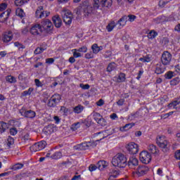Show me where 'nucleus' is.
<instances>
[{
  "instance_id": "4d7b16f0",
  "label": "nucleus",
  "mask_w": 180,
  "mask_h": 180,
  "mask_svg": "<svg viewBox=\"0 0 180 180\" xmlns=\"http://www.w3.org/2000/svg\"><path fill=\"white\" fill-rule=\"evenodd\" d=\"M7 7H8V4H6V3L1 4H0V12H2L3 11H5Z\"/></svg>"
},
{
  "instance_id": "6ab92c4d",
  "label": "nucleus",
  "mask_w": 180,
  "mask_h": 180,
  "mask_svg": "<svg viewBox=\"0 0 180 180\" xmlns=\"http://www.w3.org/2000/svg\"><path fill=\"white\" fill-rule=\"evenodd\" d=\"M36 18L38 19H41V18H44V10L43 8V6H39L35 12Z\"/></svg>"
},
{
  "instance_id": "f704fd0d",
  "label": "nucleus",
  "mask_w": 180,
  "mask_h": 180,
  "mask_svg": "<svg viewBox=\"0 0 180 180\" xmlns=\"http://www.w3.org/2000/svg\"><path fill=\"white\" fill-rule=\"evenodd\" d=\"M6 81L7 82H9V84H15L16 82V77L12 76V75H8L6 77Z\"/></svg>"
},
{
  "instance_id": "e433bc0d",
  "label": "nucleus",
  "mask_w": 180,
  "mask_h": 180,
  "mask_svg": "<svg viewBox=\"0 0 180 180\" xmlns=\"http://www.w3.org/2000/svg\"><path fill=\"white\" fill-rule=\"evenodd\" d=\"M34 91V89L33 87H30L27 91H24L22 93H21V96H27V95H32V92Z\"/></svg>"
},
{
  "instance_id": "603ef678",
  "label": "nucleus",
  "mask_w": 180,
  "mask_h": 180,
  "mask_svg": "<svg viewBox=\"0 0 180 180\" xmlns=\"http://www.w3.org/2000/svg\"><path fill=\"white\" fill-rule=\"evenodd\" d=\"M10 134L11 136H16L18 134V129L15 127H12L10 129Z\"/></svg>"
},
{
  "instance_id": "0e129e2a",
  "label": "nucleus",
  "mask_w": 180,
  "mask_h": 180,
  "mask_svg": "<svg viewBox=\"0 0 180 180\" xmlns=\"http://www.w3.org/2000/svg\"><path fill=\"white\" fill-rule=\"evenodd\" d=\"M34 82L37 86H43V83H41L39 79H35Z\"/></svg>"
},
{
  "instance_id": "f8f14e48",
  "label": "nucleus",
  "mask_w": 180,
  "mask_h": 180,
  "mask_svg": "<svg viewBox=\"0 0 180 180\" xmlns=\"http://www.w3.org/2000/svg\"><path fill=\"white\" fill-rule=\"evenodd\" d=\"M129 154H137L139 153V145L134 142H131L126 146Z\"/></svg>"
},
{
  "instance_id": "423d86ee",
  "label": "nucleus",
  "mask_w": 180,
  "mask_h": 180,
  "mask_svg": "<svg viewBox=\"0 0 180 180\" xmlns=\"http://www.w3.org/2000/svg\"><path fill=\"white\" fill-rule=\"evenodd\" d=\"M172 60V54L168 51H165L161 56V63L163 65H169Z\"/></svg>"
},
{
  "instance_id": "5fc2aeb1",
  "label": "nucleus",
  "mask_w": 180,
  "mask_h": 180,
  "mask_svg": "<svg viewBox=\"0 0 180 180\" xmlns=\"http://www.w3.org/2000/svg\"><path fill=\"white\" fill-rule=\"evenodd\" d=\"M165 77L167 79H171L174 77V72L169 71L165 74Z\"/></svg>"
},
{
  "instance_id": "9b49d317",
  "label": "nucleus",
  "mask_w": 180,
  "mask_h": 180,
  "mask_svg": "<svg viewBox=\"0 0 180 180\" xmlns=\"http://www.w3.org/2000/svg\"><path fill=\"white\" fill-rule=\"evenodd\" d=\"M61 101V96L60 94H53L49 100L48 106L49 108H54Z\"/></svg>"
},
{
  "instance_id": "69168bd1",
  "label": "nucleus",
  "mask_w": 180,
  "mask_h": 180,
  "mask_svg": "<svg viewBox=\"0 0 180 180\" xmlns=\"http://www.w3.org/2000/svg\"><path fill=\"white\" fill-rule=\"evenodd\" d=\"M124 103V98H121L117 102V105H118V106H123Z\"/></svg>"
},
{
  "instance_id": "680f3d73",
  "label": "nucleus",
  "mask_w": 180,
  "mask_h": 180,
  "mask_svg": "<svg viewBox=\"0 0 180 180\" xmlns=\"http://www.w3.org/2000/svg\"><path fill=\"white\" fill-rule=\"evenodd\" d=\"M60 112H62L63 115H67L68 113V109L65 106H62L60 108Z\"/></svg>"
},
{
  "instance_id": "72a5a7b5",
  "label": "nucleus",
  "mask_w": 180,
  "mask_h": 180,
  "mask_svg": "<svg viewBox=\"0 0 180 180\" xmlns=\"http://www.w3.org/2000/svg\"><path fill=\"white\" fill-rule=\"evenodd\" d=\"M61 157H63V153H61L60 151H58V152L54 153L51 156V158H52V160H60V158H61Z\"/></svg>"
},
{
  "instance_id": "1a4fd4ad",
  "label": "nucleus",
  "mask_w": 180,
  "mask_h": 180,
  "mask_svg": "<svg viewBox=\"0 0 180 180\" xmlns=\"http://www.w3.org/2000/svg\"><path fill=\"white\" fill-rule=\"evenodd\" d=\"M46 146H47V142H46L45 141H41L35 143L34 145H32L30 148V151L36 153L37 151H40V150H43L44 148H46Z\"/></svg>"
},
{
  "instance_id": "09e8293b",
  "label": "nucleus",
  "mask_w": 180,
  "mask_h": 180,
  "mask_svg": "<svg viewBox=\"0 0 180 180\" xmlns=\"http://www.w3.org/2000/svg\"><path fill=\"white\" fill-rule=\"evenodd\" d=\"M179 84V77H176L170 81V85L172 86H175V85H178Z\"/></svg>"
},
{
  "instance_id": "5701e85b",
  "label": "nucleus",
  "mask_w": 180,
  "mask_h": 180,
  "mask_svg": "<svg viewBox=\"0 0 180 180\" xmlns=\"http://www.w3.org/2000/svg\"><path fill=\"white\" fill-rule=\"evenodd\" d=\"M119 175H120V171L112 169L109 173L108 179H113L114 178H117V176H119Z\"/></svg>"
},
{
  "instance_id": "7c9ffc66",
  "label": "nucleus",
  "mask_w": 180,
  "mask_h": 180,
  "mask_svg": "<svg viewBox=\"0 0 180 180\" xmlns=\"http://www.w3.org/2000/svg\"><path fill=\"white\" fill-rule=\"evenodd\" d=\"M133 126H134V123H129L122 127L120 130V131H127V130H130Z\"/></svg>"
},
{
  "instance_id": "c85d7f7f",
  "label": "nucleus",
  "mask_w": 180,
  "mask_h": 180,
  "mask_svg": "<svg viewBox=\"0 0 180 180\" xmlns=\"http://www.w3.org/2000/svg\"><path fill=\"white\" fill-rule=\"evenodd\" d=\"M93 116L96 122H99V123H101V122H104L103 117H102V115H101L99 112H94Z\"/></svg>"
},
{
  "instance_id": "3c124183",
  "label": "nucleus",
  "mask_w": 180,
  "mask_h": 180,
  "mask_svg": "<svg viewBox=\"0 0 180 180\" xmlns=\"http://www.w3.org/2000/svg\"><path fill=\"white\" fill-rule=\"evenodd\" d=\"M139 61H142L143 63H150L151 59L149 56H145L144 58H140Z\"/></svg>"
},
{
  "instance_id": "7ed1b4c3",
  "label": "nucleus",
  "mask_w": 180,
  "mask_h": 180,
  "mask_svg": "<svg viewBox=\"0 0 180 180\" xmlns=\"http://www.w3.org/2000/svg\"><path fill=\"white\" fill-rule=\"evenodd\" d=\"M41 27L45 33V36H47V34H51L53 33L54 25H53V22L50 20L45 19L41 22Z\"/></svg>"
},
{
  "instance_id": "864d4df0",
  "label": "nucleus",
  "mask_w": 180,
  "mask_h": 180,
  "mask_svg": "<svg viewBox=\"0 0 180 180\" xmlns=\"http://www.w3.org/2000/svg\"><path fill=\"white\" fill-rule=\"evenodd\" d=\"M168 1L167 0H160L159 1V6H160V8H164L165 6V5H167V4H168Z\"/></svg>"
},
{
  "instance_id": "8fccbe9b",
  "label": "nucleus",
  "mask_w": 180,
  "mask_h": 180,
  "mask_svg": "<svg viewBox=\"0 0 180 180\" xmlns=\"http://www.w3.org/2000/svg\"><path fill=\"white\" fill-rule=\"evenodd\" d=\"M72 52L73 53V57L75 58H78L79 57H82L81 53L78 52V51H75V49H72Z\"/></svg>"
},
{
  "instance_id": "de8ad7c7",
  "label": "nucleus",
  "mask_w": 180,
  "mask_h": 180,
  "mask_svg": "<svg viewBox=\"0 0 180 180\" xmlns=\"http://www.w3.org/2000/svg\"><path fill=\"white\" fill-rule=\"evenodd\" d=\"M91 50L94 54H98L99 53V49L97 44H94L91 46Z\"/></svg>"
},
{
  "instance_id": "6e6d98bb",
  "label": "nucleus",
  "mask_w": 180,
  "mask_h": 180,
  "mask_svg": "<svg viewBox=\"0 0 180 180\" xmlns=\"http://www.w3.org/2000/svg\"><path fill=\"white\" fill-rule=\"evenodd\" d=\"M22 141H24L25 143H26V141H29V140H30V136L29 135V134H25L22 139Z\"/></svg>"
},
{
  "instance_id": "412c9836",
  "label": "nucleus",
  "mask_w": 180,
  "mask_h": 180,
  "mask_svg": "<svg viewBox=\"0 0 180 180\" xmlns=\"http://www.w3.org/2000/svg\"><path fill=\"white\" fill-rule=\"evenodd\" d=\"M128 165L129 168H133V167H137L139 165V160L134 157H131L129 158L128 162Z\"/></svg>"
},
{
  "instance_id": "a19ab883",
  "label": "nucleus",
  "mask_w": 180,
  "mask_h": 180,
  "mask_svg": "<svg viewBox=\"0 0 180 180\" xmlns=\"http://www.w3.org/2000/svg\"><path fill=\"white\" fill-rule=\"evenodd\" d=\"M15 144V139L11 136H8L7 139V147L8 148H11V146H13Z\"/></svg>"
},
{
  "instance_id": "4be33fe9",
  "label": "nucleus",
  "mask_w": 180,
  "mask_h": 180,
  "mask_svg": "<svg viewBox=\"0 0 180 180\" xmlns=\"http://www.w3.org/2000/svg\"><path fill=\"white\" fill-rule=\"evenodd\" d=\"M108 164L106 162L105 160H100L97 163V168L100 170L102 171V169H104V168H106L108 167Z\"/></svg>"
},
{
  "instance_id": "ddd939ff",
  "label": "nucleus",
  "mask_w": 180,
  "mask_h": 180,
  "mask_svg": "<svg viewBox=\"0 0 180 180\" xmlns=\"http://www.w3.org/2000/svg\"><path fill=\"white\" fill-rule=\"evenodd\" d=\"M13 39V32L12 31L4 32L1 35V40L4 43H9Z\"/></svg>"
},
{
  "instance_id": "20e7f679",
  "label": "nucleus",
  "mask_w": 180,
  "mask_h": 180,
  "mask_svg": "<svg viewBox=\"0 0 180 180\" xmlns=\"http://www.w3.org/2000/svg\"><path fill=\"white\" fill-rule=\"evenodd\" d=\"M30 33L37 37H46V32L43 31L40 24L33 25L30 30Z\"/></svg>"
},
{
  "instance_id": "0eeeda50",
  "label": "nucleus",
  "mask_w": 180,
  "mask_h": 180,
  "mask_svg": "<svg viewBox=\"0 0 180 180\" xmlns=\"http://www.w3.org/2000/svg\"><path fill=\"white\" fill-rule=\"evenodd\" d=\"M139 160L143 164H150L151 162V154L146 150H143L139 155Z\"/></svg>"
},
{
  "instance_id": "e2e57ef3",
  "label": "nucleus",
  "mask_w": 180,
  "mask_h": 180,
  "mask_svg": "<svg viewBox=\"0 0 180 180\" xmlns=\"http://www.w3.org/2000/svg\"><path fill=\"white\" fill-rule=\"evenodd\" d=\"M127 18L129 22H134V20L136 19V17L134 15H129Z\"/></svg>"
},
{
  "instance_id": "9d476101",
  "label": "nucleus",
  "mask_w": 180,
  "mask_h": 180,
  "mask_svg": "<svg viewBox=\"0 0 180 180\" xmlns=\"http://www.w3.org/2000/svg\"><path fill=\"white\" fill-rule=\"evenodd\" d=\"M81 6L83 8L84 16H89L91 13H94V9L91 6L88 5V1H82Z\"/></svg>"
},
{
  "instance_id": "f03ea898",
  "label": "nucleus",
  "mask_w": 180,
  "mask_h": 180,
  "mask_svg": "<svg viewBox=\"0 0 180 180\" xmlns=\"http://www.w3.org/2000/svg\"><path fill=\"white\" fill-rule=\"evenodd\" d=\"M156 143L158 146L162 148V150L164 153H168V151H169V147H171V145L165 136L158 137L156 139Z\"/></svg>"
},
{
  "instance_id": "c03bdc74",
  "label": "nucleus",
  "mask_w": 180,
  "mask_h": 180,
  "mask_svg": "<svg viewBox=\"0 0 180 180\" xmlns=\"http://www.w3.org/2000/svg\"><path fill=\"white\" fill-rule=\"evenodd\" d=\"M157 36H158V33H157V32L154 31V30H151L148 34V37L149 39H155V37H157Z\"/></svg>"
},
{
  "instance_id": "58836bf2",
  "label": "nucleus",
  "mask_w": 180,
  "mask_h": 180,
  "mask_svg": "<svg viewBox=\"0 0 180 180\" xmlns=\"http://www.w3.org/2000/svg\"><path fill=\"white\" fill-rule=\"evenodd\" d=\"M82 110H84V106H82V105H78L77 106L75 107L73 109V112L77 114L81 113Z\"/></svg>"
},
{
  "instance_id": "13d9d810",
  "label": "nucleus",
  "mask_w": 180,
  "mask_h": 180,
  "mask_svg": "<svg viewBox=\"0 0 180 180\" xmlns=\"http://www.w3.org/2000/svg\"><path fill=\"white\" fill-rule=\"evenodd\" d=\"M85 58H86L87 60H89L91 58H94V53L90 51V52L86 53L85 54Z\"/></svg>"
},
{
  "instance_id": "b1692460",
  "label": "nucleus",
  "mask_w": 180,
  "mask_h": 180,
  "mask_svg": "<svg viewBox=\"0 0 180 180\" xmlns=\"http://www.w3.org/2000/svg\"><path fill=\"white\" fill-rule=\"evenodd\" d=\"M113 1L112 0H101V5L102 8L105 7V8H110L112 6V4Z\"/></svg>"
},
{
  "instance_id": "dca6fc26",
  "label": "nucleus",
  "mask_w": 180,
  "mask_h": 180,
  "mask_svg": "<svg viewBox=\"0 0 180 180\" xmlns=\"http://www.w3.org/2000/svg\"><path fill=\"white\" fill-rule=\"evenodd\" d=\"M11 9H8L6 11L3 12L0 14V22L5 23V22H8V19H9V15H11Z\"/></svg>"
},
{
  "instance_id": "ea45409f",
  "label": "nucleus",
  "mask_w": 180,
  "mask_h": 180,
  "mask_svg": "<svg viewBox=\"0 0 180 180\" xmlns=\"http://www.w3.org/2000/svg\"><path fill=\"white\" fill-rule=\"evenodd\" d=\"M22 167H23V164L16 163L15 165H13L11 167V169H13V171H18V169H22Z\"/></svg>"
},
{
  "instance_id": "f3484780",
  "label": "nucleus",
  "mask_w": 180,
  "mask_h": 180,
  "mask_svg": "<svg viewBox=\"0 0 180 180\" xmlns=\"http://www.w3.org/2000/svg\"><path fill=\"white\" fill-rule=\"evenodd\" d=\"M47 50V44L42 43L39 45V46L37 47L36 49L34 51V54L36 56L39 54H41V53H44Z\"/></svg>"
},
{
  "instance_id": "774afa93",
  "label": "nucleus",
  "mask_w": 180,
  "mask_h": 180,
  "mask_svg": "<svg viewBox=\"0 0 180 180\" xmlns=\"http://www.w3.org/2000/svg\"><path fill=\"white\" fill-rule=\"evenodd\" d=\"M174 155L176 160H180V150H176Z\"/></svg>"
},
{
  "instance_id": "79ce46f5",
  "label": "nucleus",
  "mask_w": 180,
  "mask_h": 180,
  "mask_svg": "<svg viewBox=\"0 0 180 180\" xmlns=\"http://www.w3.org/2000/svg\"><path fill=\"white\" fill-rule=\"evenodd\" d=\"M15 47H18L19 51H23L24 49H26L25 45L19 43V41L14 42Z\"/></svg>"
},
{
  "instance_id": "6e6552de",
  "label": "nucleus",
  "mask_w": 180,
  "mask_h": 180,
  "mask_svg": "<svg viewBox=\"0 0 180 180\" xmlns=\"http://www.w3.org/2000/svg\"><path fill=\"white\" fill-rule=\"evenodd\" d=\"M20 113L21 116L27 117V119H34V117H36V112L32 110H27L25 107H22V109L20 110Z\"/></svg>"
},
{
  "instance_id": "f257e3e1",
  "label": "nucleus",
  "mask_w": 180,
  "mask_h": 180,
  "mask_svg": "<svg viewBox=\"0 0 180 180\" xmlns=\"http://www.w3.org/2000/svg\"><path fill=\"white\" fill-rule=\"evenodd\" d=\"M112 164L113 167H117V168H124L126 165H127V158L126 156H124V155L118 153L113 157Z\"/></svg>"
},
{
  "instance_id": "338daca9",
  "label": "nucleus",
  "mask_w": 180,
  "mask_h": 180,
  "mask_svg": "<svg viewBox=\"0 0 180 180\" xmlns=\"http://www.w3.org/2000/svg\"><path fill=\"white\" fill-rule=\"evenodd\" d=\"M46 64H53V63H54V58H46Z\"/></svg>"
},
{
  "instance_id": "39448f33",
  "label": "nucleus",
  "mask_w": 180,
  "mask_h": 180,
  "mask_svg": "<svg viewBox=\"0 0 180 180\" xmlns=\"http://www.w3.org/2000/svg\"><path fill=\"white\" fill-rule=\"evenodd\" d=\"M61 15L65 25H70L72 22V13L70 10H63Z\"/></svg>"
},
{
  "instance_id": "393cba45",
  "label": "nucleus",
  "mask_w": 180,
  "mask_h": 180,
  "mask_svg": "<svg viewBox=\"0 0 180 180\" xmlns=\"http://www.w3.org/2000/svg\"><path fill=\"white\" fill-rule=\"evenodd\" d=\"M8 129V124L5 122L0 121V133H5Z\"/></svg>"
},
{
  "instance_id": "473e14b6",
  "label": "nucleus",
  "mask_w": 180,
  "mask_h": 180,
  "mask_svg": "<svg viewBox=\"0 0 180 180\" xmlns=\"http://www.w3.org/2000/svg\"><path fill=\"white\" fill-rule=\"evenodd\" d=\"M116 25H117V22L116 23L115 21L110 22L106 27L108 32H112V30L116 27Z\"/></svg>"
},
{
  "instance_id": "2f4dec72",
  "label": "nucleus",
  "mask_w": 180,
  "mask_h": 180,
  "mask_svg": "<svg viewBox=\"0 0 180 180\" xmlns=\"http://www.w3.org/2000/svg\"><path fill=\"white\" fill-rule=\"evenodd\" d=\"M180 103V97L177 98V100L172 101L168 105V108H174V109H176V105Z\"/></svg>"
},
{
  "instance_id": "2eb2a0df",
  "label": "nucleus",
  "mask_w": 180,
  "mask_h": 180,
  "mask_svg": "<svg viewBox=\"0 0 180 180\" xmlns=\"http://www.w3.org/2000/svg\"><path fill=\"white\" fill-rule=\"evenodd\" d=\"M91 147V142H84L80 144H77L74 146V150H77L78 151H82L84 150H88V148Z\"/></svg>"
},
{
  "instance_id": "49530a36",
  "label": "nucleus",
  "mask_w": 180,
  "mask_h": 180,
  "mask_svg": "<svg viewBox=\"0 0 180 180\" xmlns=\"http://www.w3.org/2000/svg\"><path fill=\"white\" fill-rule=\"evenodd\" d=\"M75 51H78L79 53H86V51H88V48L86 46H83L79 49H75Z\"/></svg>"
},
{
  "instance_id": "bf43d9fd",
  "label": "nucleus",
  "mask_w": 180,
  "mask_h": 180,
  "mask_svg": "<svg viewBox=\"0 0 180 180\" xmlns=\"http://www.w3.org/2000/svg\"><path fill=\"white\" fill-rule=\"evenodd\" d=\"M98 168V165H91L89 167V169L91 172H94V171H96V169Z\"/></svg>"
},
{
  "instance_id": "c9c22d12",
  "label": "nucleus",
  "mask_w": 180,
  "mask_h": 180,
  "mask_svg": "<svg viewBox=\"0 0 180 180\" xmlns=\"http://www.w3.org/2000/svg\"><path fill=\"white\" fill-rule=\"evenodd\" d=\"M117 82H124L126 81V74L120 73L117 79Z\"/></svg>"
},
{
  "instance_id": "bb28decb",
  "label": "nucleus",
  "mask_w": 180,
  "mask_h": 180,
  "mask_svg": "<svg viewBox=\"0 0 180 180\" xmlns=\"http://www.w3.org/2000/svg\"><path fill=\"white\" fill-rule=\"evenodd\" d=\"M44 132L46 134H51V133H54V125L53 124H49L44 128Z\"/></svg>"
},
{
  "instance_id": "a878e982",
  "label": "nucleus",
  "mask_w": 180,
  "mask_h": 180,
  "mask_svg": "<svg viewBox=\"0 0 180 180\" xmlns=\"http://www.w3.org/2000/svg\"><path fill=\"white\" fill-rule=\"evenodd\" d=\"M165 71L164 68H162V65L161 64H157L155 69V73L160 75V74H163V72Z\"/></svg>"
},
{
  "instance_id": "4c0bfd02",
  "label": "nucleus",
  "mask_w": 180,
  "mask_h": 180,
  "mask_svg": "<svg viewBox=\"0 0 180 180\" xmlns=\"http://www.w3.org/2000/svg\"><path fill=\"white\" fill-rule=\"evenodd\" d=\"M30 0H15V5L16 6H22L25 5V4H27Z\"/></svg>"
},
{
  "instance_id": "052dcab7",
  "label": "nucleus",
  "mask_w": 180,
  "mask_h": 180,
  "mask_svg": "<svg viewBox=\"0 0 180 180\" xmlns=\"http://www.w3.org/2000/svg\"><path fill=\"white\" fill-rule=\"evenodd\" d=\"M80 88H82V89H89V88H91V86H89V84H79Z\"/></svg>"
},
{
  "instance_id": "aec40b11",
  "label": "nucleus",
  "mask_w": 180,
  "mask_h": 180,
  "mask_svg": "<svg viewBox=\"0 0 180 180\" xmlns=\"http://www.w3.org/2000/svg\"><path fill=\"white\" fill-rule=\"evenodd\" d=\"M148 150L149 153H151V154H153V155H158V153H160V150L154 144L149 145L148 146Z\"/></svg>"
},
{
  "instance_id": "a18cd8bd",
  "label": "nucleus",
  "mask_w": 180,
  "mask_h": 180,
  "mask_svg": "<svg viewBox=\"0 0 180 180\" xmlns=\"http://www.w3.org/2000/svg\"><path fill=\"white\" fill-rule=\"evenodd\" d=\"M102 6L99 0H94L93 1V9H99V6Z\"/></svg>"
},
{
  "instance_id": "cd10ccee",
  "label": "nucleus",
  "mask_w": 180,
  "mask_h": 180,
  "mask_svg": "<svg viewBox=\"0 0 180 180\" xmlns=\"http://www.w3.org/2000/svg\"><path fill=\"white\" fill-rule=\"evenodd\" d=\"M117 68V65L116 64V63L112 62L108 64V67H107V71L108 72H112V71H115V70H116V68Z\"/></svg>"
},
{
  "instance_id": "4468645a",
  "label": "nucleus",
  "mask_w": 180,
  "mask_h": 180,
  "mask_svg": "<svg viewBox=\"0 0 180 180\" xmlns=\"http://www.w3.org/2000/svg\"><path fill=\"white\" fill-rule=\"evenodd\" d=\"M149 170L150 169L146 165H140L136 169V174L138 176H144V175L147 174V172H148Z\"/></svg>"
},
{
  "instance_id": "37998d69",
  "label": "nucleus",
  "mask_w": 180,
  "mask_h": 180,
  "mask_svg": "<svg viewBox=\"0 0 180 180\" xmlns=\"http://www.w3.org/2000/svg\"><path fill=\"white\" fill-rule=\"evenodd\" d=\"M15 13L17 16H19L20 18H25V11H23V9L22 8H17Z\"/></svg>"
},
{
  "instance_id": "a211bd4d",
  "label": "nucleus",
  "mask_w": 180,
  "mask_h": 180,
  "mask_svg": "<svg viewBox=\"0 0 180 180\" xmlns=\"http://www.w3.org/2000/svg\"><path fill=\"white\" fill-rule=\"evenodd\" d=\"M52 20L55 26L59 29V27H61L63 25V20H61V18H60V15H55L52 18Z\"/></svg>"
},
{
  "instance_id": "c756f323",
  "label": "nucleus",
  "mask_w": 180,
  "mask_h": 180,
  "mask_svg": "<svg viewBox=\"0 0 180 180\" xmlns=\"http://www.w3.org/2000/svg\"><path fill=\"white\" fill-rule=\"evenodd\" d=\"M127 15H124L117 21V25H120V26H124L126 23H127Z\"/></svg>"
}]
</instances>
